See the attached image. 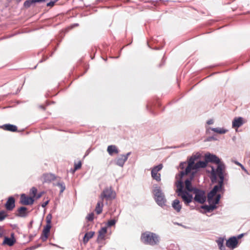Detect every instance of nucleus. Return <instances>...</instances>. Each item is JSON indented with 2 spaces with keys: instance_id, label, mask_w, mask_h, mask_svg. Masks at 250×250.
Wrapping results in <instances>:
<instances>
[{
  "instance_id": "obj_1",
  "label": "nucleus",
  "mask_w": 250,
  "mask_h": 250,
  "mask_svg": "<svg viewBox=\"0 0 250 250\" xmlns=\"http://www.w3.org/2000/svg\"><path fill=\"white\" fill-rule=\"evenodd\" d=\"M141 240L145 244L155 246L159 244L160 238L156 233L146 231L142 234Z\"/></svg>"
},
{
  "instance_id": "obj_2",
  "label": "nucleus",
  "mask_w": 250,
  "mask_h": 250,
  "mask_svg": "<svg viewBox=\"0 0 250 250\" xmlns=\"http://www.w3.org/2000/svg\"><path fill=\"white\" fill-rule=\"evenodd\" d=\"M223 189V184L218 182V185L215 186L213 189L208 194V200L209 203L217 204L221 198L220 194H218L216 195L215 199L214 196L216 195L217 192L222 191Z\"/></svg>"
},
{
  "instance_id": "obj_3",
  "label": "nucleus",
  "mask_w": 250,
  "mask_h": 250,
  "mask_svg": "<svg viewBox=\"0 0 250 250\" xmlns=\"http://www.w3.org/2000/svg\"><path fill=\"white\" fill-rule=\"evenodd\" d=\"M153 192L155 196V200L157 204L160 206L165 205L166 200L160 187L158 186L154 187Z\"/></svg>"
},
{
  "instance_id": "obj_4",
  "label": "nucleus",
  "mask_w": 250,
  "mask_h": 250,
  "mask_svg": "<svg viewBox=\"0 0 250 250\" xmlns=\"http://www.w3.org/2000/svg\"><path fill=\"white\" fill-rule=\"evenodd\" d=\"M195 194L194 200L195 201L203 204L206 200V195L205 191L197 188H195L193 191Z\"/></svg>"
},
{
  "instance_id": "obj_5",
  "label": "nucleus",
  "mask_w": 250,
  "mask_h": 250,
  "mask_svg": "<svg viewBox=\"0 0 250 250\" xmlns=\"http://www.w3.org/2000/svg\"><path fill=\"white\" fill-rule=\"evenodd\" d=\"M197 159L196 156H192L188 161V166L186 167L185 171H182L180 172V176L182 178L184 175H188L191 173L192 169L194 167V162Z\"/></svg>"
},
{
  "instance_id": "obj_6",
  "label": "nucleus",
  "mask_w": 250,
  "mask_h": 250,
  "mask_svg": "<svg viewBox=\"0 0 250 250\" xmlns=\"http://www.w3.org/2000/svg\"><path fill=\"white\" fill-rule=\"evenodd\" d=\"M163 168V165L160 164L157 166L154 167L151 170V177L152 178L158 182L161 181V174L158 172L160 171Z\"/></svg>"
},
{
  "instance_id": "obj_7",
  "label": "nucleus",
  "mask_w": 250,
  "mask_h": 250,
  "mask_svg": "<svg viewBox=\"0 0 250 250\" xmlns=\"http://www.w3.org/2000/svg\"><path fill=\"white\" fill-rule=\"evenodd\" d=\"M115 196V193L113 191L111 187L105 188L101 194V198L102 200L104 198L107 200L114 198Z\"/></svg>"
},
{
  "instance_id": "obj_8",
  "label": "nucleus",
  "mask_w": 250,
  "mask_h": 250,
  "mask_svg": "<svg viewBox=\"0 0 250 250\" xmlns=\"http://www.w3.org/2000/svg\"><path fill=\"white\" fill-rule=\"evenodd\" d=\"M217 167L216 170V173L219 178L218 182L221 184H223L224 180V171L225 168V166L224 164L220 163L217 164Z\"/></svg>"
},
{
  "instance_id": "obj_9",
  "label": "nucleus",
  "mask_w": 250,
  "mask_h": 250,
  "mask_svg": "<svg viewBox=\"0 0 250 250\" xmlns=\"http://www.w3.org/2000/svg\"><path fill=\"white\" fill-rule=\"evenodd\" d=\"M178 196L182 198L185 204L187 206L193 200L192 195L187 191H185L181 194L178 193Z\"/></svg>"
},
{
  "instance_id": "obj_10",
  "label": "nucleus",
  "mask_w": 250,
  "mask_h": 250,
  "mask_svg": "<svg viewBox=\"0 0 250 250\" xmlns=\"http://www.w3.org/2000/svg\"><path fill=\"white\" fill-rule=\"evenodd\" d=\"M34 200L33 197H28L25 194H22L21 197V202L22 204L24 205H32L34 203Z\"/></svg>"
},
{
  "instance_id": "obj_11",
  "label": "nucleus",
  "mask_w": 250,
  "mask_h": 250,
  "mask_svg": "<svg viewBox=\"0 0 250 250\" xmlns=\"http://www.w3.org/2000/svg\"><path fill=\"white\" fill-rule=\"evenodd\" d=\"M238 240L235 237L229 238L226 242V246L229 248L234 249L237 247Z\"/></svg>"
},
{
  "instance_id": "obj_12",
  "label": "nucleus",
  "mask_w": 250,
  "mask_h": 250,
  "mask_svg": "<svg viewBox=\"0 0 250 250\" xmlns=\"http://www.w3.org/2000/svg\"><path fill=\"white\" fill-rule=\"evenodd\" d=\"M244 123L245 122L242 117H235L232 121V126L233 128H238L242 126Z\"/></svg>"
},
{
  "instance_id": "obj_13",
  "label": "nucleus",
  "mask_w": 250,
  "mask_h": 250,
  "mask_svg": "<svg viewBox=\"0 0 250 250\" xmlns=\"http://www.w3.org/2000/svg\"><path fill=\"white\" fill-rule=\"evenodd\" d=\"M206 159L207 162L214 163L216 164L221 163L220 159L213 154H208L206 155Z\"/></svg>"
},
{
  "instance_id": "obj_14",
  "label": "nucleus",
  "mask_w": 250,
  "mask_h": 250,
  "mask_svg": "<svg viewBox=\"0 0 250 250\" xmlns=\"http://www.w3.org/2000/svg\"><path fill=\"white\" fill-rule=\"evenodd\" d=\"M51 228V226H49V225H46L44 227L42 236L41 237V238L42 241H45L47 240Z\"/></svg>"
},
{
  "instance_id": "obj_15",
  "label": "nucleus",
  "mask_w": 250,
  "mask_h": 250,
  "mask_svg": "<svg viewBox=\"0 0 250 250\" xmlns=\"http://www.w3.org/2000/svg\"><path fill=\"white\" fill-rule=\"evenodd\" d=\"M207 166V162L205 161H199L196 163L192 169L191 173L192 175L196 172L197 170L199 168H204Z\"/></svg>"
},
{
  "instance_id": "obj_16",
  "label": "nucleus",
  "mask_w": 250,
  "mask_h": 250,
  "mask_svg": "<svg viewBox=\"0 0 250 250\" xmlns=\"http://www.w3.org/2000/svg\"><path fill=\"white\" fill-rule=\"evenodd\" d=\"M15 199L13 197H10L5 204L6 208L8 210H12L15 206Z\"/></svg>"
},
{
  "instance_id": "obj_17",
  "label": "nucleus",
  "mask_w": 250,
  "mask_h": 250,
  "mask_svg": "<svg viewBox=\"0 0 250 250\" xmlns=\"http://www.w3.org/2000/svg\"><path fill=\"white\" fill-rule=\"evenodd\" d=\"M14 233H12L11 235V238L5 237L4 239L3 244L7 245L9 246H12L16 242V240L14 237Z\"/></svg>"
},
{
  "instance_id": "obj_18",
  "label": "nucleus",
  "mask_w": 250,
  "mask_h": 250,
  "mask_svg": "<svg viewBox=\"0 0 250 250\" xmlns=\"http://www.w3.org/2000/svg\"><path fill=\"white\" fill-rule=\"evenodd\" d=\"M193 177V175H191V176L189 179H187L185 181V186L186 189L189 192H193L195 188H192L191 186V180Z\"/></svg>"
},
{
  "instance_id": "obj_19",
  "label": "nucleus",
  "mask_w": 250,
  "mask_h": 250,
  "mask_svg": "<svg viewBox=\"0 0 250 250\" xmlns=\"http://www.w3.org/2000/svg\"><path fill=\"white\" fill-rule=\"evenodd\" d=\"M172 207L177 212H180L182 208V205L179 200L178 199H175L172 202Z\"/></svg>"
},
{
  "instance_id": "obj_20",
  "label": "nucleus",
  "mask_w": 250,
  "mask_h": 250,
  "mask_svg": "<svg viewBox=\"0 0 250 250\" xmlns=\"http://www.w3.org/2000/svg\"><path fill=\"white\" fill-rule=\"evenodd\" d=\"M27 208L24 207H21L18 209L17 215L21 217H26L27 215Z\"/></svg>"
},
{
  "instance_id": "obj_21",
  "label": "nucleus",
  "mask_w": 250,
  "mask_h": 250,
  "mask_svg": "<svg viewBox=\"0 0 250 250\" xmlns=\"http://www.w3.org/2000/svg\"><path fill=\"white\" fill-rule=\"evenodd\" d=\"M0 127L4 130L12 132H15L17 130V127L15 125L11 124H5L1 126Z\"/></svg>"
},
{
  "instance_id": "obj_22",
  "label": "nucleus",
  "mask_w": 250,
  "mask_h": 250,
  "mask_svg": "<svg viewBox=\"0 0 250 250\" xmlns=\"http://www.w3.org/2000/svg\"><path fill=\"white\" fill-rule=\"evenodd\" d=\"M107 151L110 155H113L114 153L118 154L119 150L115 145H110L107 147Z\"/></svg>"
},
{
  "instance_id": "obj_23",
  "label": "nucleus",
  "mask_w": 250,
  "mask_h": 250,
  "mask_svg": "<svg viewBox=\"0 0 250 250\" xmlns=\"http://www.w3.org/2000/svg\"><path fill=\"white\" fill-rule=\"evenodd\" d=\"M107 232V228L106 227H103L99 231V234L98 236V240H103L104 239L105 235Z\"/></svg>"
},
{
  "instance_id": "obj_24",
  "label": "nucleus",
  "mask_w": 250,
  "mask_h": 250,
  "mask_svg": "<svg viewBox=\"0 0 250 250\" xmlns=\"http://www.w3.org/2000/svg\"><path fill=\"white\" fill-rule=\"evenodd\" d=\"M127 160L126 158L124 157L123 155H121L116 160V164L120 167H123Z\"/></svg>"
},
{
  "instance_id": "obj_25",
  "label": "nucleus",
  "mask_w": 250,
  "mask_h": 250,
  "mask_svg": "<svg viewBox=\"0 0 250 250\" xmlns=\"http://www.w3.org/2000/svg\"><path fill=\"white\" fill-rule=\"evenodd\" d=\"M103 206L104 204L103 201H99L97 203L95 208V211L97 214H100L102 213Z\"/></svg>"
},
{
  "instance_id": "obj_26",
  "label": "nucleus",
  "mask_w": 250,
  "mask_h": 250,
  "mask_svg": "<svg viewBox=\"0 0 250 250\" xmlns=\"http://www.w3.org/2000/svg\"><path fill=\"white\" fill-rule=\"evenodd\" d=\"M177 190L176 192L178 193H181L186 190H183V184L182 181L179 180L176 183Z\"/></svg>"
},
{
  "instance_id": "obj_27",
  "label": "nucleus",
  "mask_w": 250,
  "mask_h": 250,
  "mask_svg": "<svg viewBox=\"0 0 250 250\" xmlns=\"http://www.w3.org/2000/svg\"><path fill=\"white\" fill-rule=\"evenodd\" d=\"M94 233H95L94 231H89V232H86L85 234V235L83 237V243H87L88 241H89V240L93 236Z\"/></svg>"
},
{
  "instance_id": "obj_28",
  "label": "nucleus",
  "mask_w": 250,
  "mask_h": 250,
  "mask_svg": "<svg viewBox=\"0 0 250 250\" xmlns=\"http://www.w3.org/2000/svg\"><path fill=\"white\" fill-rule=\"evenodd\" d=\"M46 0H27L24 2V5L25 7H29L33 3L45 1Z\"/></svg>"
},
{
  "instance_id": "obj_29",
  "label": "nucleus",
  "mask_w": 250,
  "mask_h": 250,
  "mask_svg": "<svg viewBox=\"0 0 250 250\" xmlns=\"http://www.w3.org/2000/svg\"><path fill=\"white\" fill-rule=\"evenodd\" d=\"M43 178L44 182H47L54 180L55 179V176L52 174H44L43 175Z\"/></svg>"
},
{
  "instance_id": "obj_30",
  "label": "nucleus",
  "mask_w": 250,
  "mask_h": 250,
  "mask_svg": "<svg viewBox=\"0 0 250 250\" xmlns=\"http://www.w3.org/2000/svg\"><path fill=\"white\" fill-rule=\"evenodd\" d=\"M211 129L212 131L220 134H225L228 131V130L220 127L211 128Z\"/></svg>"
},
{
  "instance_id": "obj_31",
  "label": "nucleus",
  "mask_w": 250,
  "mask_h": 250,
  "mask_svg": "<svg viewBox=\"0 0 250 250\" xmlns=\"http://www.w3.org/2000/svg\"><path fill=\"white\" fill-rule=\"evenodd\" d=\"M217 244H218V246L219 249L221 250H225V247L223 245V244H224V239H223L219 238L218 240H217Z\"/></svg>"
},
{
  "instance_id": "obj_32",
  "label": "nucleus",
  "mask_w": 250,
  "mask_h": 250,
  "mask_svg": "<svg viewBox=\"0 0 250 250\" xmlns=\"http://www.w3.org/2000/svg\"><path fill=\"white\" fill-rule=\"evenodd\" d=\"M215 204L214 205H210V206H202V208L207 209L208 211H209L214 209L215 208Z\"/></svg>"
},
{
  "instance_id": "obj_33",
  "label": "nucleus",
  "mask_w": 250,
  "mask_h": 250,
  "mask_svg": "<svg viewBox=\"0 0 250 250\" xmlns=\"http://www.w3.org/2000/svg\"><path fill=\"white\" fill-rule=\"evenodd\" d=\"M7 216L6 212L5 211H0V221L3 220Z\"/></svg>"
},
{
  "instance_id": "obj_34",
  "label": "nucleus",
  "mask_w": 250,
  "mask_h": 250,
  "mask_svg": "<svg viewBox=\"0 0 250 250\" xmlns=\"http://www.w3.org/2000/svg\"><path fill=\"white\" fill-rule=\"evenodd\" d=\"M57 186L59 187L61 189L60 193H62L65 189V186L63 183H59L57 184Z\"/></svg>"
},
{
  "instance_id": "obj_35",
  "label": "nucleus",
  "mask_w": 250,
  "mask_h": 250,
  "mask_svg": "<svg viewBox=\"0 0 250 250\" xmlns=\"http://www.w3.org/2000/svg\"><path fill=\"white\" fill-rule=\"evenodd\" d=\"M94 213L93 212H91L90 213H89L87 216H86V219L88 220V221H92L94 219Z\"/></svg>"
},
{
  "instance_id": "obj_36",
  "label": "nucleus",
  "mask_w": 250,
  "mask_h": 250,
  "mask_svg": "<svg viewBox=\"0 0 250 250\" xmlns=\"http://www.w3.org/2000/svg\"><path fill=\"white\" fill-rule=\"evenodd\" d=\"M37 192V189L36 188L33 187L30 190L31 194L33 195V198L35 197Z\"/></svg>"
},
{
  "instance_id": "obj_37",
  "label": "nucleus",
  "mask_w": 250,
  "mask_h": 250,
  "mask_svg": "<svg viewBox=\"0 0 250 250\" xmlns=\"http://www.w3.org/2000/svg\"><path fill=\"white\" fill-rule=\"evenodd\" d=\"M51 219L52 216L51 214H48L46 216V225H49V226H51Z\"/></svg>"
},
{
  "instance_id": "obj_38",
  "label": "nucleus",
  "mask_w": 250,
  "mask_h": 250,
  "mask_svg": "<svg viewBox=\"0 0 250 250\" xmlns=\"http://www.w3.org/2000/svg\"><path fill=\"white\" fill-rule=\"evenodd\" d=\"M116 223V221L115 220H110L107 222V226L108 227H111L114 225Z\"/></svg>"
},
{
  "instance_id": "obj_39",
  "label": "nucleus",
  "mask_w": 250,
  "mask_h": 250,
  "mask_svg": "<svg viewBox=\"0 0 250 250\" xmlns=\"http://www.w3.org/2000/svg\"><path fill=\"white\" fill-rule=\"evenodd\" d=\"M235 164H236L237 165L240 166V167H241V168L244 170L245 171L246 173H248V171L247 170L245 169V168L241 164H240V163L238 162H235Z\"/></svg>"
},
{
  "instance_id": "obj_40",
  "label": "nucleus",
  "mask_w": 250,
  "mask_h": 250,
  "mask_svg": "<svg viewBox=\"0 0 250 250\" xmlns=\"http://www.w3.org/2000/svg\"><path fill=\"white\" fill-rule=\"evenodd\" d=\"M82 164L81 162H79L77 164L75 165V169L77 170L81 168Z\"/></svg>"
},
{
  "instance_id": "obj_41",
  "label": "nucleus",
  "mask_w": 250,
  "mask_h": 250,
  "mask_svg": "<svg viewBox=\"0 0 250 250\" xmlns=\"http://www.w3.org/2000/svg\"><path fill=\"white\" fill-rule=\"evenodd\" d=\"M54 4H55V1H51L47 3L46 5L47 6L52 7V6H54Z\"/></svg>"
},
{
  "instance_id": "obj_42",
  "label": "nucleus",
  "mask_w": 250,
  "mask_h": 250,
  "mask_svg": "<svg viewBox=\"0 0 250 250\" xmlns=\"http://www.w3.org/2000/svg\"><path fill=\"white\" fill-rule=\"evenodd\" d=\"M130 154H131V152H128L127 153H126L125 155H123V156H124V157L126 158V160H127L128 157L130 156Z\"/></svg>"
},
{
  "instance_id": "obj_43",
  "label": "nucleus",
  "mask_w": 250,
  "mask_h": 250,
  "mask_svg": "<svg viewBox=\"0 0 250 250\" xmlns=\"http://www.w3.org/2000/svg\"><path fill=\"white\" fill-rule=\"evenodd\" d=\"M186 165V163H181L180 164V167L182 169H183L184 168V167Z\"/></svg>"
},
{
  "instance_id": "obj_44",
  "label": "nucleus",
  "mask_w": 250,
  "mask_h": 250,
  "mask_svg": "<svg viewBox=\"0 0 250 250\" xmlns=\"http://www.w3.org/2000/svg\"><path fill=\"white\" fill-rule=\"evenodd\" d=\"M207 124L208 125H212V124H213V120L211 119V120H209L208 121Z\"/></svg>"
},
{
  "instance_id": "obj_45",
  "label": "nucleus",
  "mask_w": 250,
  "mask_h": 250,
  "mask_svg": "<svg viewBox=\"0 0 250 250\" xmlns=\"http://www.w3.org/2000/svg\"><path fill=\"white\" fill-rule=\"evenodd\" d=\"M48 202H49L48 201H46V202H44V203L42 204V207L43 208L45 207V206L48 204Z\"/></svg>"
},
{
  "instance_id": "obj_46",
  "label": "nucleus",
  "mask_w": 250,
  "mask_h": 250,
  "mask_svg": "<svg viewBox=\"0 0 250 250\" xmlns=\"http://www.w3.org/2000/svg\"><path fill=\"white\" fill-rule=\"evenodd\" d=\"M243 234H241L239 235L238 236V238H240L243 236Z\"/></svg>"
}]
</instances>
